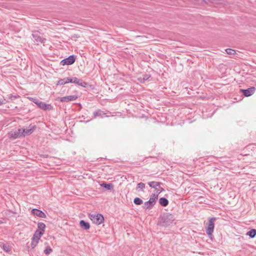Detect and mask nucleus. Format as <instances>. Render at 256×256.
I'll list each match as a JSON object with an SVG mask.
<instances>
[{"label": "nucleus", "mask_w": 256, "mask_h": 256, "mask_svg": "<svg viewBox=\"0 0 256 256\" xmlns=\"http://www.w3.org/2000/svg\"><path fill=\"white\" fill-rule=\"evenodd\" d=\"M28 98L30 100V101L36 104L38 103V102L40 101V100L36 98H32V97H28Z\"/></svg>", "instance_id": "30"}, {"label": "nucleus", "mask_w": 256, "mask_h": 256, "mask_svg": "<svg viewBox=\"0 0 256 256\" xmlns=\"http://www.w3.org/2000/svg\"><path fill=\"white\" fill-rule=\"evenodd\" d=\"M246 234L248 236L251 238H254L256 235V230L252 229L250 231H248Z\"/></svg>", "instance_id": "22"}, {"label": "nucleus", "mask_w": 256, "mask_h": 256, "mask_svg": "<svg viewBox=\"0 0 256 256\" xmlns=\"http://www.w3.org/2000/svg\"><path fill=\"white\" fill-rule=\"evenodd\" d=\"M159 194H158V192L157 191V192L156 194H155V195H156L157 196V198H158V196Z\"/></svg>", "instance_id": "36"}, {"label": "nucleus", "mask_w": 256, "mask_h": 256, "mask_svg": "<svg viewBox=\"0 0 256 256\" xmlns=\"http://www.w3.org/2000/svg\"><path fill=\"white\" fill-rule=\"evenodd\" d=\"M78 98V96L73 95L62 97L60 98V99L61 102H68L70 101L75 100Z\"/></svg>", "instance_id": "11"}, {"label": "nucleus", "mask_w": 256, "mask_h": 256, "mask_svg": "<svg viewBox=\"0 0 256 256\" xmlns=\"http://www.w3.org/2000/svg\"><path fill=\"white\" fill-rule=\"evenodd\" d=\"M31 212L34 216H36L38 217L42 218H46V214L40 210L34 208L32 210Z\"/></svg>", "instance_id": "12"}, {"label": "nucleus", "mask_w": 256, "mask_h": 256, "mask_svg": "<svg viewBox=\"0 0 256 256\" xmlns=\"http://www.w3.org/2000/svg\"><path fill=\"white\" fill-rule=\"evenodd\" d=\"M32 37L34 40L36 42L44 43L46 39L40 36V33L38 32H34L32 33Z\"/></svg>", "instance_id": "9"}, {"label": "nucleus", "mask_w": 256, "mask_h": 256, "mask_svg": "<svg viewBox=\"0 0 256 256\" xmlns=\"http://www.w3.org/2000/svg\"><path fill=\"white\" fill-rule=\"evenodd\" d=\"M2 248L6 252H10L12 250L10 246L8 244H4L2 245Z\"/></svg>", "instance_id": "23"}, {"label": "nucleus", "mask_w": 256, "mask_h": 256, "mask_svg": "<svg viewBox=\"0 0 256 256\" xmlns=\"http://www.w3.org/2000/svg\"><path fill=\"white\" fill-rule=\"evenodd\" d=\"M89 218L93 222L97 224H100L104 221L103 216L100 214H90Z\"/></svg>", "instance_id": "3"}, {"label": "nucleus", "mask_w": 256, "mask_h": 256, "mask_svg": "<svg viewBox=\"0 0 256 256\" xmlns=\"http://www.w3.org/2000/svg\"><path fill=\"white\" fill-rule=\"evenodd\" d=\"M206 4H208L209 2H211L210 0H202Z\"/></svg>", "instance_id": "33"}, {"label": "nucleus", "mask_w": 256, "mask_h": 256, "mask_svg": "<svg viewBox=\"0 0 256 256\" xmlns=\"http://www.w3.org/2000/svg\"><path fill=\"white\" fill-rule=\"evenodd\" d=\"M156 190L158 192V194H160L161 192L164 190V189L161 187H159L158 188H157V189Z\"/></svg>", "instance_id": "32"}, {"label": "nucleus", "mask_w": 256, "mask_h": 256, "mask_svg": "<svg viewBox=\"0 0 256 256\" xmlns=\"http://www.w3.org/2000/svg\"><path fill=\"white\" fill-rule=\"evenodd\" d=\"M102 186L104 187V188L108 190H111L113 189L114 186V185L111 184H106V183H103L101 184Z\"/></svg>", "instance_id": "20"}, {"label": "nucleus", "mask_w": 256, "mask_h": 256, "mask_svg": "<svg viewBox=\"0 0 256 256\" xmlns=\"http://www.w3.org/2000/svg\"><path fill=\"white\" fill-rule=\"evenodd\" d=\"M36 128V126L35 125H30L28 128L26 129H24V136L27 134H31L34 130Z\"/></svg>", "instance_id": "14"}, {"label": "nucleus", "mask_w": 256, "mask_h": 256, "mask_svg": "<svg viewBox=\"0 0 256 256\" xmlns=\"http://www.w3.org/2000/svg\"><path fill=\"white\" fill-rule=\"evenodd\" d=\"M150 78V75L149 74H145L143 76L142 78H138L139 80L141 82H144V81L148 80Z\"/></svg>", "instance_id": "26"}, {"label": "nucleus", "mask_w": 256, "mask_h": 256, "mask_svg": "<svg viewBox=\"0 0 256 256\" xmlns=\"http://www.w3.org/2000/svg\"><path fill=\"white\" fill-rule=\"evenodd\" d=\"M104 114L100 110H98L94 112V118H96L98 116L102 117V115Z\"/></svg>", "instance_id": "21"}, {"label": "nucleus", "mask_w": 256, "mask_h": 256, "mask_svg": "<svg viewBox=\"0 0 256 256\" xmlns=\"http://www.w3.org/2000/svg\"><path fill=\"white\" fill-rule=\"evenodd\" d=\"M159 203L162 206H166L168 204V200L165 198H161L159 199Z\"/></svg>", "instance_id": "18"}, {"label": "nucleus", "mask_w": 256, "mask_h": 256, "mask_svg": "<svg viewBox=\"0 0 256 256\" xmlns=\"http://www.w3.org/2000/svg\"><path fill=\"white\" fill-rule=\"evenodd\" d=\"M148 184L150 187L157 189V187L159 186L162 183L158 182H148Z\"/></svg>", "instance_id": "19"}, {"label": "nucleus", "mask_w": 256, "mask_h": 256, "mask_svg": "<svg viewBox=\"0 0 256 256\" xmlns=\"http://www.w3.org/2000/svg\"><path fill=\"white\" fill-rule=\"evenodd\" d=\"M226 53L229 55H234L236 54V51L232 49L228 48L226 50Z\"/></svg>", "instance_id": "27"}, {"label": "nucleus", "mask_w": 256, "mask_h": 256, "mask_svg": "<svg viewBox=\"0 0 256 256\" xmlns=\"http://www.w3.org/2000/svg\"><path fill=\"white\" fill-rule=\"evenodd\" d=\"M175 220L174 215L169 213H164L160 218L159 224L162 226H167Z\"/></svg>", "instance_id": "1"}, {"label": "nucleus", "mask_w": 256, "mask_h": 256, "mask_svg": "<svg viewBox=\"0 0 256 256\" xmlns=\"http://www.w3.org/2000/svg\"><path fill=\"white\" fill-rule=\"evenodd\" d=\"M38 230H36L35 232H41L43 235L46 228L45 224L43 222H38Z\"/></svg>", "instance_id": "15"}, {"label": "nucleus", "mask_w": 256, "mask_h": 256, "mask_svg": "<svg viewBox=\"0 0 256 256\" xmlns=\"http://www.w3.org/2000/svg\"><path fill=\"white\" fill-rule=\"evenodd\" d=\"M157 196L155 195V194H152L149 199L150 200H151V202H153L154 204H156V200H157Z\"/></svg>", "instance_id": "25"}, {"label": "nucleus", "mask_w": 256, "mask_h": 256, "mask_svg": "<svg viewBox=\"0 0 256 256\" xmlns=\"http://www.w3.org/2000/svg\"><path fill=\"white\" fill-rule=\"evenodd\" d=\"M145 188V184L143 182H140L137 184L136 190L138 188H140L141 190H143Z\"/></svg>", "instance_id": "31"}, {"label": "nucleus", "mask_w": 256, "mask_h": 256, "mask_svg": "<svg viewBox=\"0 0 256 256\" xmlns=\"http://www.w3.org/2000/svg\"><path fill=\"white\" fill-rule=\"evenodd\" d=\"M134 202L136 205H140L142 204L143 202H142V200H141L140 198H134Z\"/></svg>", "instance_id": "24"}, {"label": "nucleus", "mask_w": 256, "mask_h": 256, "mask_svg": "<svg viewBox=\"0 0 256 256\" xmlns=\"http://www.w3.org/2000/svg\"><path fill=\"white\" fill-rule=\"evenodd\" d=\"M76 57L74 55L70 56L68 58L62 60L60 62L62 66L70 65L74 64L76 60Z\"/></svg>", "instance_id": "7"}, {"label": "nucleus", "mask_w": 256, "mask_h": 256, "mask_svg": "<svg viewBox=\"0 0 256 256\" xmlns=\"http://www.w3.org/2000/svg\"><path fill=\"white\" fill-rule=\"evenodd\" d=\"M3 104L2 101L0 100V106Z\"/></svg>", "instance_id": "35"}, {"label": "nucleus", "mask_w": 256, "mask_h": 256, "mask_svg": "<svg viewBox=\"0 0 256 256\" xmlns=\"http://www.w3.org/2000/svg\"><path fill=\"white\" fill-rule=\"evenodd\" d=\"M80 227L85 230H88L90 228V225L88 222H85L84 220H81L80 222Z\"/></svg>", "instance_id": "16"}, {"label": "nucleus", "mask_w": 256, "mask_h": 256, "mask_svg": "<svg viewBox=\"0 0 256 256\" xmlns=\"http://www.w3.org/2000/svg\"><path fill=\"white\" fill-rule=\"evenodd\" d=\"M52 248L50 246H48L46 247V248L44 250V252L46 254H50L52 252Z\"/></svg>", "instance_id": "28"}, {"label": "nucleus", "mask_w": 256, "mask_h": 256, "mask_svg": "<svg viewBox=\"0 0 256 256\" xmlns=\"http://www.w3.org/2000/svg\"><path fill=\"white\" fill-rule=\"evenodd\" d=\"M69 80H71L70 82L74 83L84 88H86L88 85L87 82H84L82 79L76 77H69Z\"/></svg>", "instance_id": "6"}, {"label": "nucleus", "mask_w": 256, "mask_h": 256, "mask_svg": "<svg viewBox=\"0 0 256 256\" xmlns=\"http://www.w3.org/2000/svg\"><path fill=\"white\" fill-rule=\"evenodd\" d=\"M216 220V218H210L209 220L208 223V226L206 228V232L210 237L212 236V234L214 232V222Z\"/></svg>", "instance_id": "4"}, {"label": "nucleus", "mask_w": 256, "mask_h": 256, "mask_svg": "<svg viewBox=\"0 0 256 256\" xmlns=\"http://www.w3.org/2000/svg\"><path fill=\"white\" fill-rule=\"evenodd\" d=\"M154 158L156 160H154V162H156V160H158V158H153V157H151V156H150V157H148V158Z\"/></svg>", "instance_id": "34"}, {"label": "nucleus", "mask_w": 256, "mask_h": 256, "mask_svg": "<svg viewBox=\"0 0 256 256\" xmlns=\"http://www.w3.org/2000/svg\"><path fill=\"white\" fill-rule=\"evenodd\" d=\"M71 80H69V77L60 79L58 81L56 84L58 86H62L70 82Z\"/></svg>", "instance_id": "17"}, {"label": "nucleus", "mask_w": 256, "mask_h": 256, "mask_svg": "<svg viewBox=\"0 0 256 256\" xmlns=\"http://www.w3.org/2000/svg\"><path fill=\"white\" fill-rule=\"evenodd\" d=\"M24 130L23 128H19L18 130H12L8 134V137L10 139H16L22 136H24Z\"/></svg>", "instance_id": "2"}, {"label": "nucleus", "mask_w": 256, "mask_h": 256, "mask_svg": "<svg viewBox=\"0 0 256 256\" xmlns=\"http://www.w3.org/2000/svg\"><path fill=\"white\" fill-rule=\"evenodd\" d=\"M154 205L155 204L151 202V200H148L144 203V205L142 208L145 210H150L154 207Z\"/></svg>", "instance_id": "13"}, {"label": "nucleus", "mask_w": 256, "mask_h": 256, "mask_svg": "<svg viewBox=\"0 0 256 256\" xmlns=\"http://www.w3.org/2000/svg\"><path fill=\"white\" fill-rule=\"evenodd\" d=\"M8 98L10 100H13L16 98H17L18 97H19L18 96H14V95H12V94H10L8 95Z\"/></svg>", "instance_id": "29"}, {"label": "nucleus", "mask_w": 256, "mask_h": 256, "mask_svg": "<svg viewBox=\"0 0 256 256\" xmlns=\"http://www.w3.org/2000/svg\"><path fill=\"white\" fill-rule=\"evenodd\" d=\"M42 236V233L41 232H34L30 244L32 249H34L38 245Z\"/></svg>", "instance_id": "5"}, {"label": "nucleus", "mask_w": 256, "mask_h": 256, "mask_svg": "<svg viewBox=\"0 0 256 256\" xmlns=\"http://www.w3.org/2000/svg\"><path fill=\"white\" fill-rule=\"evenodd\" d=\"M256 88L254 87H250L247 89H240V92L242 93V94L245 96H252L255 92Z\"/></svg>", "instance_id": "8"}, {"label": "nucleus", "mask_w": 256, "mask_h": 256, "mask_svg": "<svg viewBox=\"0 0 256 256\" xmlns=\"http://www.w3.org/2000/svg\"><path fill=\"white\" fill-rule=\"evenodd\" d=\"M28 248V244H26Z\"/></svg>", "instance_id": "37"}, {"label": "nucleus", "mask_w": 256, "mask_h": 256, "mask_svg": "<svg viewBox=\"0 0 256 256\" xmlns=\"http://www.w3.org/2000/svg\"><path fill=\"white\" fill-rule=\"evenodd\" d=\"M38 106L43 110H50L52 109V106L50 104H46L42 101H39L36 104Z\"/></svg>", "instance_id": "10"}]
</instances>
